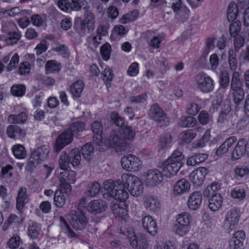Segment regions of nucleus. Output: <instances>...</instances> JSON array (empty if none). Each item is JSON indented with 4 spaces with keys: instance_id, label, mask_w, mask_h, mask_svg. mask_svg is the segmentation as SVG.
Returning a JSON list of instances; mask_svg holds the SVG:
<instances>
[{
    "instance_id": "obj_1",
    "label": "nucleus",
    "mask_w": 249,
    "mask_h": 249,
    "mask_svg": "<svg viewBox=\"0 0 249 249\" xmlns=\"http://www.w3.org/2000/svg\"><path fill=\"white\" fill-rule=\"evenodd\" d=\"M116 185L112 180H106L104 183L103 196L105 198L109 199L111 197L114 199L124 202L128 198V194L126 189L120 187V184L117 182Z\"/></svg>"
},
{
    "instance_id": "obj_2",
    "label": "nucleus",
    "mask_w": 249,
    "mask_h": 249,
    "mask_svg": "<svg viewBox=\"0 0 249 249\" xmlns=\"http://www.w3.org/2000/svg\"><path fill=\"white\" fill-rule=\"evenodd\" d=\"M118 182L120 184V188L123 187L129 191L132 196L138 197L140 195V181L137 177L131 174H123L121 180Z\"/></svg>"
},
{
    "instance_id": "obj_3",
    "label": "nucleus",
    "mask_w": 249,
    "mask_h": 249,
    "mask_svg": "<svg viewBox=\"0 0 249 249\" xmlns=\"http://www.w3.org/2000/svg\"><path fill=\"white\" fill-rule=\"evenodd\" d=\"M49 153V146L43 145L38 147L31 154L27 166L32 170L40 162L47 159Z\"/></svg>"
},
{
    "instance_id": "obj_4",
    "label": "nucleus",
    "mask_w": 249,
    "mask_h": 249,
    "mask_svg": "<svg viewBox=\"0 0 249 249\" xmlns=\"http://www.w3.org/2000/svg\"><path fill=\"white\" fill-rule=\"evenodd\" d=\"M213 106L216 110H219L218 121L223 122L231 110V101L228 99L223 100L221 94H217L213 102Z\"/></svg>"
},
{
    "instance_id": "obj_5",
    "label": "nucleus",
    "mask_w": 249,
    "mask_h": 249,
    "mask_svg": "<svg viewBox=\"0 0 249 249\" xmlns=\"http://www.w3.org/2000/svg\"><path fill=\"white\" fill-rule=\"evenodd\" d=\"M141 184L147 186H155L160 183L163 179L161 172L158 169L148 170L142 174Z\"/></svg>"
},
{
    "instance_id": "obj_6",
    "label": "nucleus",
    "mask_w": 249,
    "mask_h": 249,
    "mask_svg": "<svg viewBox=\"0 0 249 249\" xmlns=\"http://www.w3.org/2000/svg\"><path fill=\"white\" fill-rule=\"evenodd\" d=\"M149 115L153 120L157 122V125L160 127L164 128L170 124L169 118L167 117L166 113L157 104L151 107Z\"/></svg>"
},
{
    "instance_id": "obj_7",
    "label": "nucleus",
    "mask_w": 249,
    "mask_h": 249,
    "mask_svg": "<svg viewBox=\"0 0 249 249\" xmlns=\"http://www.w3.org/2000/svg\"><path fill=\"white\" fill-rule=\"evenodd\" d=\"M149 115L153 120L157 122V125L160 127L164 128L170 124L169 118L167 117L166 113L157 104L151 107Z\"/></svg>"
},
{
    "instance_id": "obj_8",
    "label": "nucleus",
    "mask_w": 249,
    "mask_h": 249,
    "mask_svg": "<svg viewBox=\"0 0 249 249\" xmlns=\"http://www.w3.org/2000/svg\"><path fill=\"white\" fill-rule=\"evenodd\" d=\"M105 146L114 148L118 153L125 151L128 148L127 143L116 133L111 134L109 138L105 140Z\"/></svg>"
},
{
    "instance_id": "obj_9",
    "label": "nucleus",
    "mask_w": 249,
    "mask_h": 249,
    "mask_svg": "<svg viewBox=\"0 0 249 249\" xmlns=\"http://www.w3.org/2000/svg\"><path fill=\"white\" fill-rule=\"evenodd\" d=\"M68 215L70 217V223L73 229L82 230L86 228L89 219L84 213L71 210Z\"/></svg>"
},
{
    "instance_id": "obj_10",
    "label": "nucleus",
    "mask_w": 249,
    "mask_h": 249,
    "mask_svg": "<svg viewBox=\"0 0 249 249\" xmlns=\"http://www.w3.org/2000/svg\"><path fill=\"white\" fill-rule=\"evenodd\" d=\"M240 215V209L237 207H233L227 212L224 226L229 232L236 228Z\"/></svg>"
},
{
    "instance_id": "obj_11",
    "label": "nucleus",
    "mask_w": 249,
    "mask_h": 249,
    "mask_svg": "<svg viewBox=\"0 0 249 249\" xmlns=\"http://www.w3.org/2000/svg\"><path fill=\"white\" fill-rule=\"evenodd\" d=\"M171 8L175 14V18L179 21L185 22L189 18L190 11L181 0H174Z\"/></svg>"
},
{
    "instance_id": "obj_12",
    "label": "nucleus",
    "mask_w": 249,
    "mask_h": 249,
    "mask_svg": "<svg viewBox=\"0 0 249 249\" xmlns=\"http://www.w3.org/2000/svg\"><path fill=\"white\" fill-rule=\"evenodd\" d=\"M196 81L198 89L203 92H210L214 89V84L213 80L204 73H198L196 76Z\"/></svg>"
},
{
    "instance_id": "obj_13",
    "label": "nucleus",
    "mask_w": 249,
    "mask_h": 249,
    "mask_svg": "<svg viewBox=\"0 0 249 249\" xmlns=\"http://www.w3.org/2000/svg\"><path fill=\"white\" fill-rule=\"evenodd\" d=\"M139 158L132 154L125 155L121 159V164L123 169L130 172L139 170Z\"/></svg>"
},
{
    "instance_id": "obj_14",
    "label": "nucleus",
    "mask_w": 249,
    "mask_h": 249,
    "mask_svg": "<svg viewBox=\"0 0 249 249\" xmlns=\"http://www.w3.org/2000/svg\"><path fill=\"white\" fill-rule=\"evenodd\" d=\"M142 201L147 210L155 213L159 212L162 206L161 202L158 197L151 195H144Z\"/></svg>"
},
{
    "instance_id": "obj_15",
    "label": "nucleus",
    "mask_w": 249,
    "mask_h": 249,
    "mask_svg": "<svg viewBox=\"0 0 249 249\" xmlns=\"http://www.w3.org/2000/svg\"><path fill=\"white\" fill-rule=\"evenodd\" d=\"M246 235L243 231L235 232L229 240L230 249H244Z\"/></svg>"
},
{
    "instance_id": "obj_16",
    "label": "nucleus",
    "mask_w": 249,
    "mask_h": 249,
    "mask_svg": "<svg viewBox=\"0 0 249 249\" xmlns=\"http://www.w3.org/2000/svg\"><path fill=\"white\" fill-rule=\"evenodd\" d=\"M208 173V170L206 167H200L191 172L189 178L194 185L200 186L203 183Z\"/></svg>"
},
{
    "instance_id": "obj_17",
    "label": "nucleus",
    "mask_w": 249,
    "mask_h": 249,
    "mask_svg": "<svg viewBox=\"0 0 249 249\" xmlns=\"http://www.w3.org/2000/svg\"><path fill=\"white\" fill-rule=\"evenodd\" d=\"M73 136V134L68 129L60 134L55 141V151L58 152L65 146L71 143Z\"/></svg>"
},
{
    "instance_id": "obj_18",
    "label": "nucleus",
    "mask_w": 249,
    "mask_h": 249,
    "mask_svg": "<svg viewBox=\"0 0 249 249\" xmlns=\"http://www.w3.org/2000/svg\"><path fill=\"white\" fill-rule=\"evenodd\" d=\"M249 4V0L240 1L237 5L234 2H231L227 10V19L229 22L233 21L236 19L239 11V7L244 8V5L248 6Z\"/></svg>"
},
{
    "instance_id": "obj_19",
    "label": "nucleus",
    "mask_w": 249,
    "mask_h": 249,
    "mask_svg": "<svg viewBox=\"0 0 249 249\" xmlns=\"http://www.w3.org/2000/svg\"><path fill=\"white\" fill-rule=\"evenodd\" d=\"M107 208L105 201L101 200H93L91 201L87 206L86 209L89 213L93 214L101 213Z\"/></svg>"
},
{
    "instance_id": "obj_20",
    "label": "nucleus",
    "mask_w": 249,
    "mask_h": 249,
    "mask_svg": "<svg viewBox=\"0 0 249 249\" xmlns=\"http://www.w3.org/2000/svg\"><path fill=\"white\" fill-rule=\"evenodd\" d=\"M202 194L199 191L192 193L188 197L187 206L191 210L196 211L198 210L202 203Z\"/></svg>"
},
{
    "instance_id": "obj_21",
    "label": "nucleus",
    "mask_w": 249,
    "mask_h": 249,
    "mask_svg": "<svg viewBox=\"0 0 249 249\" xmlns=\"http://www.w3.org/2000/svg\"><path fill=\"white\" fill-rule=\"evenodd\" d=\"M142 225L144 231L151 235H154L157 231L155 221L152 216L146 215L142 218Z\"/></svg>"
},
{
    "instance_id": "obj_22",
    "label": "nucleus",
    "mask_w": 249,
    "mask_h": 249,
    "mask_svg": "<svg viewBox=\"0 0 249 249\" xmlns=\"http://www.w3.org/2000/svg\"><path fill=\"white\" fill-rule=\"evenodd\" d=\"M245 143V139H241L238 141L231 153L232 160H239L247 153Z\"/></svg>"
},
{
    "instance_id": "obj_23",
    "label": "nucleus",
    "mask_w": 249,
    "mask_h": 249,
    "mask_svg": "<svg viewBox=\"0 0 249 249\" xmlns=\"http://www.w3.org/2000/svg\"><path fill=\"white\" fill-rule=\"evenodd\" d=\"M27 189L25 187H21L19 188L16 197V208L21 212L25 204L28 202Z\"/></svg>"
},
{
    "instance_id": "obj_24",
    "label": "nucleus",
    "mask_w": 249,
    "mask_h": 249,
    "mask_svg": "<svg viewBox=\"0 0 249 249\" xmlns=\"http://www.w3.org/2000/svg\"><path fill=\"white\" fill-rule=\"evenodd\" d=\"M162 170L165 172V176L170 177L177 174L181 166L175 162H172L166 160L162 164Z\"/></svg>"
},
{
    "instance_id": "obj_25",
    "label": "nucleus",
    "mask_w": 249,
    "mask_h": 249,
    "mask_svg": "<svg viewBox=\"0 0 249 249\" xmlns=\"http://www.w3.org/2000/svg\"><path fill=\"white\" fill-rule=\"evenodd\" d=\"M6 133L9 137L14 139H22L26 135L23 130L16 125H11L8 126Z\"/></svg>"
},
{
    "instance_id": "obj_26",
    "label": "nucleus",
    "mask_w": 249,
    "mask_h": 249,
    "mask_svg": "<svg viewBox=\"0 0 249 249\" xmlns=\"http://www.w3.org/2000/svg\"><path fill=\"white\" fill-rule=\"evenodd\" d=\"M190 188L189 181L184 178L178 181L174 186V193L175 195H180L188 192Z\"/></svg>"
},
{
    "instance_id": "obj_27",
    "label": "nucleus",
    "mask_w": 249,
    "mask_h": 249,
    "mask_svg": "<svg viewBox=\"0 0 249 249\" xmlns=\"http://www.w3.org/2000/svg\"><path fill=\"white\" fill-rule=\"evenodd\" d=\"M236 138L235 136H231L227 138L216 149V155L221 156L228 152L229 148L236 142Z\"/></svg>"
},
{
    "instance_id": "obj_28",
    "label": "nucleus",
    "mask_w": 249,
    "mask_h": 249,
    "mask_svg": "<svg viewBox=\"0 0 249 249\" xmlns=\"http://www.w3.org/2000/svg\"><path fill=\"white\" fill-rule=\"evenodd\" d=\"M60 182L74 183L76 181V173L72 170H64L59 175Z\"/></svg>"
},
{
    "instance_id": "obj_29",
    "label": "nucleus",
    "mask_w": 249,
    "mask_h": 249,
    "mask_svg": "<svg viewBox=\"0 0 249 249\" xmlns=\"http://www.w3.org/2000/svg\"><path fill=\"white\" fill-rule=\"evenodd\" d=\"M208 158L206 153H196L187 159L186 164L188 166H195L204 162Z\"/></svg>"
},
{
    "instance_id": "obj_30",
    "label": "nucleus",
    "mask_w": 249,
    "mask_h": 249,
    "mask_svg": "<svg viewBox=\"0 0 249 249\" xmlns=\"http://www.w3.org/2000/svg\"><path fill=\"white\" fill-rule=\"evenodd\" d=\"M223 203V197L221 194L213 195L209 200V208L213 212L218 210Z\"/></svg>"
},
{
    "instance_id": "obj_31",
    "label": "nucleus",
    "mask_w": 249,
    "mask_h": 249,
    "mask_svg": "<svg viewBox=\"0 0 249 249\" xmlns=\"http://www.w3.org/2000/svg\"><path fill=\"white\" fill-rule=\"evenodd\" d=\"M84 86V82L81 80L74 82L70 87V91L72 96L76 98L80 97Z\"/></svg>"
},
{
    "instance_id": "obj_32",
    "label": "nucleus",
    "mask_w": 249,
    "mask_h": 249,
    "mask_svg": "<svg viewBox=\"0 0 249 249\" xmlns=\"http://www.w3.org/2000/svg\"><path fill=\"white\" fill-rule=\"evenodd\" d=\"M172 141V136L170 133L161 135L159 140V148L160 149H166L170 146Z\"/></svg>"
},
{
    "instance_id": "obj_33",
    "label": "nucleus",
    "mask_w": 249,
    "mask_h": 249,
    "mask_svg": "<svg viewBox=\"0 0 249 249\" xmlns=\"http://www.w3.org/2000/svg\"><path fill=\"white\" fill-rule=\"evenodd\" d=\"M85 18L82 21L87 24L88 31H93L94 29L95 18L93 14L89 10H87L84 14Z\"/></svg>"
},
{
    "instance_id": "obj_34",
    "label": "nucleus",
    "mask_w": 249,
    "mask_h": 249,
    "mask_svg": "<svg viewBox=\"0 0 249 249\" xmlns=\"http://www.w3.org/2000/svg\"><path fill=\"white\" fill-rule=\"evenodd\" d=\"M100 184L97 182H94L89 184L87 187L85 194L87 196L93 197L96 196L100 192Z\"/></svg>"
},
{
    "instance_id": "obj_35",
    "label": "nucleus",
    "mask_w": 249,
    "mask_h": 249,
    "mask_svg": "<svg viewBox=\"0 0 249 249\" xmlns=\"http://www.w3.org/2000/svg\"><path fill=\"white\" fill-rule=\"evenodd\" d=\"M41 231V226L40 224L33 222L30 224L28 228V234L33 239L36 238Z\"/></svg>"
},
{
    "instance_id": "obj_36",
    "label": "nucleus",
    "mask_w": 249,
    "mask_h": 249,
    "mask_svg": "<svg viewBox=\"0 0 249 249\" xmlns=\"http://www.w3.org/2000/svg\"><path fill=\"white\" fill-rule=\"evenodd\" d=\"M196 120L193 116H182L180 118L178 124L182 127H191L195 125Z\"/></svg>"
},
{
    "instance_id": "obj_37",
    "label": "nucleus",
    "mask_w": 249,
    "mask_h": 249,
    "mask_svg": "<svg viewBox=\"0 0 249 249\" xmlns=\"http://www.w3.org/2000/svg\"><path fill=\"white\" fill-rule=\"evenodd\" d=\"M139 12L138 10H134L122 16L120 19L119 22L121 24H126L127 23L134 21L138 17Z\"/></svg>"
},
{
    "instance_id": "obj_38",
    "label": "nucleus",
    "mask_w": 249,
    "mask_h": 249,
    "mask_svg": "<svg viewBox=\"0 0 249 249\" xmlns=\"http://www.w3.org/2000/svg\"><path fill=\"white\" fill-rule=\"evenodd\" d=\"M60 226L68 237L73 238L77 236V235L71 230L65 219L62 216L60 217Z\"/></svg>"
},
{
    "instance_id": "obj_39",
    "label": "nucleus",
    "mask_w": 249,
    "mask_h": 249,
    "mask_svg": "<svg viewBox=\"0 0 249 249\" xmlns=\"http://www.w3.org/2000/svg\"><path fill=\"white\" fill-rule=\"evenodd\" d=\"M27 118L26 113L22 112L18 115H10L8 117V120L11 124H22L26 121Z\"/></svg>"
},
{
    "instance_id": "obj_40",
    "label": "nucleus",
    "mask_w": 249,
    "mask_h": 249,
    "mask_svg": "<svg viewBox=\"0 0 249 249\" xmlns=\"http://www.w3.org/2000/svg\"><path fill=\"white\" fill-rule=\"evenodd\" d=\"M70 162L73 166L78 165L81 157L78 149H73L68 154Z\"/></svg>"
},
{
    "instance_id": "obj_41",
    "label": "nucleus",
    "mask_w": 249,
    "mask_h": 249,
    "mask_svg": "<svg viewBox=\"0 0 249 249\" xmlns=\"http://www.w3.org/2000/svg\"><path fill=\"white\" fill-rule=\"evenodd\" d=\"M167 160L172 162H175V163L182 167L183 164L184 156L181 152L176 150Z\"/></svg>"
},
{
    "instance_id": "obj_42",
    "label": "nucleus",
    "mask_w": 249,
    "mask_h": 249,
    "mask_svg": "<svg viewBox=\"0 0 249 249\" xmlns=\"http://www.w3.org/2000/svg\"><path fill=\"white\" fill-rule=\"evenodd\" d=\"M231 196L233 198L237 199L241 201L246 197V193L244 188L236 187L231 190Z\"/></svg>"
},
{
    "instance_id": "obj_43",
    "label": "nucleus",
    "mask_w": 249,
    "mask_h": 249,
    "mask_svg": "<svg viewBox=\"0 0 249 249\" xmlns=\"http://www.w3.org/2000/svg\"><path fill=\"white\" fill-rule=\"evenodd\" d=\"M198 120L202 125L211 124L213 123L212 116L205 110H202L199 113Z\"/></svg>"
},
{
    "instance_id": "obj_44",
    "label": "nucleus",
    "mask_w": 249,
    "mask_h": 249,
    "mask_svg": "<svg viewBox=\"0 0 249 249\" xmlns=\"http://www.w3.org/2000/svg\"><path fill=\"white\" fill-rule=\"evenodd\" d=\"M23 218L22 217H18L15 214L11 213L8 216L7 220L4 223L3 228L6 229L9 225L15 224H21L23 221Z\"/></svg>"
},
{
    "instance_id": "obj_45",
    "label": "nucleus",
    "mask_w": 249,
    "mask_h": 249,
    "mask_svg": "<svg viewBox=\"0 0 249 249\" xmlns=\"http://www.w3.org/2000/svg\"><path fill=\"white\" fill-rule=\"evenodd\" d=\"M196 133L193 129H188L180 134V138L183 142L189 143L196 137Z\"/></svg>"
},
{
    "instance_id": "obj_46",
    "label": "nucleus",
    "mask_w": 249,
    "mask_h": 249,
    "mask_svg": "<svg viewBox=\"0 0 249 249\" xmlns=\"http://www.w3.org/2000/svg\"><path fill=\"white\" fill-rule=\"evenodd\" d=\"M230 76L228 72L226 71H222L219 76V83L220 86L222 89H226L229 86Z\"/></svg>"
},
{
    "instance_id": "obj_47",
    "label": "nucleus",
    "mask_w": 249,
    "mask_h": 249,
    "mask_svg": "<svg viewBox=\"0 0 249 249\" xmlns=\"http://www.w3.org/2000/svg\"><path fill=\"white\" fill-rule=\"evenodd\" d=\"M242 86V83L240 80L239 73L236 71L233 72L232 75L231 88L232 90L241 89Z\"/></svg>"
},
{
    "instance_id": "obj_48",
    "label": "nucleus",
    "mask_w": 249,
    "mask_h": 249,
    "mask_svg": "<svg viewBox=\"0 0 249 249\" xmlns=\"http://www.w3.org/2000/svg\"><path fill=\"white\" fill-rule=\"evenodd\" d=\"M13 153L18 159H23L26 155L24 147L20 144L14 145L13 148Z\"/></svg>"
},
{
    "instance_id": "obj_49",
    "label": "nucleus",
    "mask_w": 249,
    "mask_h": 249,
    "mask_svg": "<svg viewBox=\"0 0 249 249\" xmlns=\"http://www.w3.org/2000/svg\"><path fill=\"white\" fill-rule=\"evenodd\" d=\"M233 90V98L234 103L237 105H239L243 101L245 97V92L244 89H238Z\"/></svg>"
},
{
    "instance_id": "obj_50",
    "label": "nucleus",
    "mask_w": 249,
    "mask_h": 249,
    "mask_svg": "<svg viewBox=\"0 0 249 249\" xmlns=\"http://www.w3.org/2000/svg\"><path fill=\"white\" fill-rule=\"evenodd\" d=\"M70 163L67 153L66 152H63L59 159V165L60 169L63 170L67 169Z\"/></svg>"
},
{
    "instance_id": "obj_51",
    "label": "nucleus",
    "mask_w": 249,
    "mask_h": 249,
    "mask_svg": "<svg viewBox=\"0 0 249 249\" xmlns=\"http://www.w3.org/2000/svg\"><path fill=\"white\" fill-rule=\"evenodd\" d=\"M94 148L91 144L87 143L81 148V153L83 157L85 159L89 160L90 156L93 154Z\"/></svg>"
},
{
    "instance_id": "obj_52",
    "label": "nucleus",
    "mask_w": 249,
    "mask_h": 249,
    "mask_svg": "<svg viewBox=\"0 0 249 249\" xmlns=\"http://www.w3.org/2000/svg\"><path fill=\"white\" fill-rule=\"evenodd\" d=\"M232 22V23L229 26V32L231 37H235L240 31L241 24L239 20Z\"/></svg>"
},
{
    "instance_id": "obj_53",
    "label": "nucleus",
    "mask_w": 249,
    "mask_h": 249,
    "mask_svg": "<svg viewBox=\"0 0 249 249\" xmlns=\"http://www.w3.org/2000/svg\"><path fill=\"white\" fill-rule=\"evenodd\" d=\"M191 217L188 213H182L178 215L177 221L178 224L188 226Z\"/></svg>"
},
{
    "instance_id": "obj_54",
    "label": "nucleus",
    "mask_w": 249,
    "mask_h": 249,
    "mask_svg": "<svg viewBox=\"0 0 249 249\" xmlns=\"http://www.w3.org/2000/svg\"><path fill=\"white\" fill-rule=\"evenodd\" d=\"M112 212L116 217H120L122 219H125L127 215V211L119 205H115L112 208Z\"/></svg>"
},
{
    "instance_id": "obj_55",
    "label": "nucleus",
    "mask_w": 249,
    "mask_h": 249,
    "mask_svg": "<svg viewBox=\"0 0 249 249\" xmlns=\"http://www.w3.org/2000/svg\"><path fill=\"white\" fill-rule=\"evenodd\" d=\"M53 201L56 207L61 208L65 203V196L62 193L56 190L54 194Z\"/></svg>"
},
{
    "instance_id": "obj_56",
    "label": "nucleus",
    "mask_w": 249,
    "mask_h": 249,
    "mask_svg": "<svg viewBox=\"0 0 249 249\" xmlns=\"http://www.w3.org/2000/svg\"><path fill=\"white\" fill-rule=\"evenodd\" d=\"M21 35L19 33L17 32H11L9 34L6 41L8 45H14L16 44L19 40Z\"/></svg>"
},
{
    "instance_id": "obj_57",
    "label": "nucleus",
    "mask_w": 249,
    "mask_h": 249,
    "mask_svg": "<svg viewBox=\"0 0 249 249\" xmlns=\"http://www.w3.org/2000/svg\"><path fill=\"white\" fill-rule=\"evenodd\" d=\"M110 119L112 123L119 127H122L124 124V118L119 115V114L115 111L110 114Z\"/></svg>"
},
{
    "instance_id": "obj_58",
    "label": "nucleus",
    "mask_w": 249,
    "mask_h": 249,
    "mask_svg": "<svg viewBox=\"0 0 249 249\" xmlns=\"http://www.w3.org/2000/svg\"><path fill=\"white\" fill-rule=\"evenodd\" d=\"M12 95L16 96H22L25 94V87L22 85H13L11 89Z\"/></svg>"
},
{
    "instance_id": "obj_59",
    "label": "nucleus",
    "mask_w": 249,
    "mask_h": 249,
    "mask_svg": "<svg viewBox=\"0 0 249 249\" xmlns=\"http://www.w3.org/2000/svg\"><path fill=\"white\" fill-rule=\"evenodd\" d=\"M111 51V46L109 44L106 43L101 46L100 53L103 59L105 61H107L109 57Z\"/></svg>"
},
{
    "instance_id": "obj_60",
    "label": "nucleus",
    "mask_w": 249,
    "mask_h": 249,
    "mask_svg": "<svg viewBox=\"0 0 249 249\" xmlns=\"http://www.w3.org/2000/svg\"><path fill=\"white\" fill-rule=\"evenodd\" d=\"M71 131L74 135L78 132H81L85 129V124L83 122H75L73 123L69 128H68Z\"/></svg>"
},
{
    "instance_id": "obj_61",
    "label": "nucleus",
    "mask_w": 249,
    "mask_h": 249,
    "mask_svg": "<svg viewBox=\"0 0 249 249\" xmlns=\"http://www.w3.org/2000/svg\"><path fill=\"white\" fill-rule=\"evenodd\" d=\"M93 141L97 145L99 146V150L100 151H103L107 148V147L105 146V141H103L101 133L95 134L93 136Z\"/></svg>"
},
{
    "instance_id": "obj_62",
    "label": "nucleus",
    "mask_w": 249,
    "mask_h": 249,
    "mask_svg": "<svg viewBox=\"0 0 249 249\" xmlns=\"http://www.w3.org/2000/svg\"><path fill=\"white\" fill-rule=\"evenodd\" d=\"M47 42L46 40L42 39L35 48L36 50V54L39 55L43 52H45L48 49Z\"/></svg>"
},
{
    "instance_id": "obj_63",
    "label": "nucleus",
    "mask_w": 249,
    "mask_h": 249,
    "mask_svg": "<svg viewBox=\"0 0 249 249\" xmlns=\"http://www.w3.org/2000/svg\"><path fill=\"white\" fill-rule=\"evenodd\" d=\"M173 231L177 234L180 236H183L188 232V226L178 223L174 225Z\"/></svg>"
},
{
    "instance_id": "obj_64",
    "label": "nucleus",
    "mask_w": 249,
    "mask_h": 249,
    "mask_svg": "<svg viewBox=\"0 0 249 249\" xmlns=\"http://www.w3.org/2000/svg\"><path fill=\"white\" fill-rule=\"evenodd\" d=\"M53 50L58 52L64 58H67L70 55V51L68 47L64 44L59 45L53 48Z\"/></svg>"
}]
</instances>
